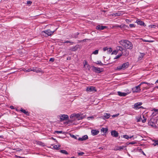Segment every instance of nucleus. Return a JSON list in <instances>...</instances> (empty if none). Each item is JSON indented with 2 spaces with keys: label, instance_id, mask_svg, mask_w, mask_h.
I'll return each instance as SVG.
<instances>
[{
  "label": "nucleus",
  "instance_id": "1",
  "mask_svg": "<svg viewBox=\"0 0 158 158\" xmlns=\"http://www.w3.org/2000/svg\"><path fill=\"white\" fill-rule=\"evenodd\" d=\"M120 44L126 49H131L133 48L132 43L127 40H123L120 41Z\"/></svg>",
  "mask_w": 158,
  "mask_h": 158
},
{
  "label": "nucleus",
  "instance_id": "2",
  "mask_svg": "<svg viewBox=\"0 0 158 158\" xmlns=\"http://www.w3.org/2000/svg\"><path fill=\"white\" fill-rule=\"evenodd\" d=\"M57 28L53 31H51L50 30L48 29L47 30L43 31L41 32V34L44 36L47 37L52 35L53 33L56 30Z\"/></svg>",
  "mask_w": 158,
  "mask_h": 158
},
{
  "label": "nucleus",
  "instance_id": "3",
  "mask_svg": "<svg viewBox=\"0 0 158 158\" xmlns=\"http://www.w3.org/2000/svg\"><path fill=\"white\" fill-rule=\"evenodd\" d=\"M129 65V63L128 62L124 63L121 65H120L116 67L115 70L117 71H119L121 70H124L127 68Z\"/></svg>",
  "mask_w": 158,
  "mask_h": 158
},
{
  "label": "nucleus",
  "instance_id": "4",
  "mask_svg": "<svg viewBox=\"0 0 158 158\" xmlns=\"http://www.w3.org/2000/svg\"><path fill=\"white\" fill-rule=\"evenodd\" d=\"M142 84V83H141L139 85L134 87L132 89V92L133 93L139 92L141 90L140 86Z\"/></svg>",
  "mask_w": 158,
  "mask_h": 158
},
{
  "label": "nucleus",
  "instance_id": "5",
  "mask_svg": "<svg viewBox=\"0 0 158 158\" xmlns=\"http://www.w3.org/2000/svg\"><path fill=\"white\" fill-rule=\"evenodd\" d=\"M60 121H63L64 120L68 119L69 118V116L66 114H60L59 116Z\"/></svg>",
  "mask_w": 158,
  "mask_h": 158
},
{
  "label": "nucleus",
  "instance_id": "6",
  "mask_svg": "<svg viewBox=\"0 0 158 158\" xmlns=\"http://www.w3.org/2000/svg\"><path fill=\"white\" fill-rule=\"evenodd\" d=\"M125 91L127 92L126 93L121 92L120 91L117 92L118 94V95L120 96H125L128 95L131 93L128 89H126Z\"/></svg>",
  "mask_w": 158,
  "mask_h": 158
},
{
  "label": "nucleus",
  "instance_id": "7",
  "mask_svg": "<svg viewBox=\"0 0 158 158\" xmlns=\"http://www.w3.org/2000/svg\"><path fill=\"white\" fill-rule=\"evenodd\" d=\"M143 119H142L141 116L137 117L136 118L137 120V122H139L141 121H142L143 123H145L146 122L147 118L144 117V115H143Z\"/></svg>",
  "mask_w": 158,
  "mask_h": 158
},
{
  "label": "nucleus",
  "instance_id": "8",
  "mask_svg": "<svg viewBox=\"0 0 158 158\" xmlns=\"http://www.w3.org/2000/svg\"><path fill=\"white\" fill-rule=\"evenodd\" d=\"M86 90L87 92H89L96 91V90L95 89V88L93 86L88 87L86 89Z\"/></svg>",
  "mask_w": 158,
  "mask_h": 158
},
{
  "label": "nucleus",
  "instance_id": "9",
  "mask_svg": "<svg viewBox=\"0 0 158 158\" xmlns=\"http://www.w3.org/2000/svg\"><path fill=\"white\" fill-rule=\"evenodd\" d=\"M148 125L153 128H156L157 127L156 123L152 121V119L148 121Z\"/></svg>",
  "mask_w": 158,
  "mask_h": 158
},
{
  "label": "nucleus",
  "instance_id": "10",
  "mask_svg": "<svg viewBox=\"0 0 158 158\" xmlns=\"http://www.w3.org/2000/svg\"><path fill=\"white\" fill-rule=\"evenodd\" d=\"M142 102H137L136 103H135L134 104V107L133 108L135 109L136 110H137L138 109H139V108H141V107H139V106H140L142 104Z\"/></svg>",
  "mask_w": 158,
  "mask_h": 158
},
{
  "label": "nucleus",
  "instance_id": "11",
  "mask_svg": "<svg viewBox=\"0 0 158 158\" xmlns=\"http://www.w3.org/2000/svg\"><path fill=\"white\" fill-rule=\"evenodd\" d=\"M84 67L86 69L89 70L90 68V65L87 64V62L86 61H85V62L84 64Z\"/></svg>",
  "mask_w": 158,
  "mask_h": 158
},
{
  "label": "nucleus",
  "instance_id": "12",
  "mask_svg": "<svg viewBox=\"0 0 158 158\" xmlns=\"http://www.w3.org/2000/svg\"><path fill=\"white\" fill-rule=\"evenodd\" d=\"M88 139V136L87 135H85L83 136L81 138H78V140L79 141H83L85 140Z\"/></svg>",
  "mask_w": 158,
  "mask_h": 158
},
{
  "label": "nucleus",
  "instance_id": "13",
  "mask_svg": "<svg viewBox=\"0 0 158 158\" xmlns=\"http://www.w3.org/2000/svg\"><path fill=\"white\" fill-rule=\"evenodd\" d=\"M75 119L78 120L82 119L83 118L81 116L80 114H75Z\"/></svg>",
  "mask_w": 158,
  "mask_h": 158
},
{
  "label": "nucleus",
  "instance_id": "14",
  "mask_svg": "<svg viewBox=\"0 0 158 158\" xmlns=\"http://www.w3.org/2000/svg\"><path fill=\"white\" fill-rule=\"evenodd\" d=\"M106 28V26H100L99 25H98L96 27V29H97L99 30H102Z\"/></svg>",
  "mask_w": 158,
  "mask_h": 158
},
{
  "label": "nucleus",
  "instance_id": "15",
  "mask_svg": "<svg viewBox=\"0 0 158 158\" xmlns=\"http://www.w3.org/2000/svg\"><path fill=\"white\" fill-rule=\"evenodd\" d=\"M111 135L114 137H117L118 136V133L115 131H112L111 132Z\"/></svg>",
  "mask_w": 158,
  "mask_h": 158
},
{
  "label": "nucleus",
  "instance_id": "16",
  "mask_svg": "<svg viewBox=\"0 0 158 158\" xmlns=\"http://www.w3.org/2000/svg\"><path fill=\"white\" fill-rule=\"evenodd\" d=\"M94 69L96 72L98 73H101L102 71L101 69L99 68H97L94 67Z\"/></svg>",
  "mask_w": 158,
  "mask_h": 158
},
{
  "label": "nucleus",
  "instance_id": "17",
  "mask_svg": "<svg viewBox=\"0 0 158 158\" xmlns=\"http://www.w3.org/2000/svg\"><path fill=\"white\" fill-rule=\"evenodd\" d=\"M136 23L138 24L141 26H144L145 25V23L139 20H137L136 21Z\"/></svg>",
  "mask_w": 158,
  "mask_h": 158
},
{
  "label": "nucleus",
  "instance_id": "18",
  "mask_svg": "<svg viewBox=\"0 0 158 158\" xmlns=\"http://www.w3.org/2000/svg\"><path fill=\"white\" fill-rule=\"evenodd\" d=\"M91 133L93 135H95L99 133V131L96 130H92L91 131Z\"/></svg>",
  "mask_w": 158,
  "mask_h": 158
},
{
  "label": "nucleus",
  "instance_id": "19",
  "mask_svg": "<svg viewBox=\"0 0 158 158\" xmlns=\"http://www.w3.org/2000/svg\"><path fill=\"white\" fill-rule=\"evenodd\" d=\"M124 147V146H116L115 147L114 150H121Z\"/></svg>",
  "mask_w": 158,
  "mask_h": 158
},
{
  "label": "nucleus",
  "instance_id": "20",
  "mask_svg": "<svg viewBox=\"0 0 158 158\" xmlns=\"http://www.w3.org/2000/svg\"><path fill=\"white\" fill-rule=\"evenodd\" d=\"M126 26L125 24H122L121 25H116L114 26V27H120L121 28L124 27H125Z\"/></svg>",
  "mask_w": 158,
  "mask_h": 158
},
{
  "label": "nucleus",
  "instance_id": "21",
  "mask_svg": "<svg viewBox=\"0 0 158 158\" xmlns=\"http://www.w3.org/2000/svg\"><path fill=\"white\" fill-rule=\"evenodd\" d=\"M102 132L104 133H106L108 131V129L107 128H102L101 130Z\"/></svg>",
  "mask_w": 158,
  "mask_h": 158
},
{
  "label": "nucleus",
  "instance_id": "22",
  "mask_svg": "<svg viewBox=\"0 0 158 158\" xmlns=\"http://www.w3.org/2000/svg\"><path fill=\"white\" fill-rule=\"evenodd\" d=\"M52 146L53 147V148L56 149H58L60 145L58 144V145H52Z\"/></svg>",
  "mask_w": 158,
  "mask_h": 158
},
{
  "label": "nucleus",
  "instance_id": "23",
  "mask_svg": "<svg viewBox=\"0 0 158 158\" xmlns=\"http://www.w3.org/2000/svg\"><path fill=\"white\" fill-rule=\"evenodd\" d=\"M110 116V114L108 113H105L103 117L106 118H108Z\"/></svg>",
  "mask_w": 158,
  "mask_h": 158
},
{
  "label": "nucleus",
  "instance_id": "24",
  "mask_svg": "<svg viewBox=\"0 0 158 158\" xmlns=\"http://www.w3.org/2000/svg\"><path fill=\"white\" fill-rule=\"evenodd\" d=\"M60 152L63 154H65L66 155L68 154V152L65 150H60Z\"/></svg>",
  "mask_w": 158,
  "mask_h": 158
},
{
  "label": "nucleus",
  "instance_id": "25",
  "mask_svg": "<svg viewBox=\"0 0 158 158\" xmlns=\"http://www.w3.org/2000/svg\"><path fill=\"white\" fill-rule=\"evenodd\" d=\"M117 49L118 50H119L120 51H122L123 50V48H122V47L121 46H117Z\"/></svg>",
  "mask_w": 158,
  "mask_h": 158
},
{
  "label": "nucleus",
  "instance_id": "26",
  "mask_svg": "<svg viewBox=\"0 0 158 158\" xmlns=\"http://www.w3.org/2000/svg\"><path fill=\"white\" fill-rule=\"evenodd\" d=\"M20 111L26 115L28 114V111H26L25 110H24L23 109H21Z\"/></svg>",
  "mask_w": 158,
  "mask_h": 158
},
{
  "label": "nucleus",
  "instance_id": "27",
  "mask_svg": "<svg viewBox=\"0 0 158 158\" xmlns=\"http://www.w3.org/2000/svg\"><path fill=\"white\" fill-rule=\"evenodd\" d=\"M107 51V53H110L112 51V49L111 48H109Z\"/></svg>",
  "mask_w": 158,
  "mask_h": 158
},
{
  "label": "nucleus",
  "instance_id": "28",
  "mask_svg": "<svg viewBox=\"0 0 158 158\" xmlns=\"http://www.w3.org/2000/svg\"><path fill=\"white\" fill-rule=\"evenodd\" d=\"M123 53L122 52L119 55H118L116 56V57L114 58V59H116L118 58H119L120 56H121L122 55Z\"/></svg>",
  "mask_w": 158,
  "mask_h": 158
},
{
  "label": "nucleus",
  "instance_id": "29",
  "mask_svg": "<svg viewBox=\"0 0 158 158\" xmlns=\"http://www.w3.org/2000/svg\"><path fill=\"white\" fill-rule=\"evenodd\" d=\"M96 63L100 65H103L104 64L102 63L101 61H97Z\"/></svg>",
  "mask_w": 158,
  "mask_h": 158
},
{
  "label": "nucleus",
  "instance_id": "30",
  "mask_svg": "<svg viewBox=\"0 0 158 158\" xmlns=\"http://www.w3.org/2000/svg\"><path fill=\"white\" fill-rule=\"evenodd\" d=\"M143 41V42H149V43H151L153 42V41L152 40H147L144 39H141Z\"/></svg>",
  "mask_w": 158,
  "mask_h": 158
},
{
  "label": "nucleus",
  "instance_id": "31",
  "mask_svg": "<svg viewBox=\"0 0 158 158\" xmlns=\"http://www.w3.org/2000/svg\"><path fill=\"white\" fill-rule=\"evenodd\" d=\"M98 50H96L95 51H94L93 52L92 54H94V55H97V54H98Z\"/></svg>",
  "mask_w": 158,
  "mask_h": 158
},
{
  "label": "nucleus",
  "instance_id": "32",
  "mask_svg": "<svg viewBox=\"0 0 158 158\" xmlns=\"http://www.w3.org/2000/svg\"><path fill=\"white\" fill-rule=\"evenodd\" d=\"M149 27L151 28H155L156 26L155 25H150L149 26Z\"/></svg>",
  "mask_w": 158,
  "mask_h": 158
},
{
  "label": "nucleus",
  "instance_id": "33",
  "mask_svg": "<svg viewBox=\"0 0 158 158\" xmlns=\"http://www.w3.org/2000/svg\"><path fill=\"white\" fill-rule=\"evenodd\" d=\"M153 145L154 146L158 145V140L155 141L153 143Z\"/></svg>",
  "mask_w": 158,
  "mask_h": 158
},
{
  "label": "nucleus",
  "instance_id": "34",
  "mask_svg": "<svg viewBox=\"0 0 158 158\" xmlns=\"http://www.w3.org/2000/svg\"><path fill=\"white\" fill-rule=\"evenodd\" d=\"M75 113H73L70 116V118H73V117H75Z\"/></svg>",
  "mask_w": 158,
  "mask_h": 158
},
{
  "label": "nucleus",
  "instance_id": "35",
  "mask_svg": "<svg viewBox=\"0 0 158 158\" xmlns=\"http://www.w3.org/2000/svg\"><path fill=\"white\" fill-rule=\"evenodd\" d=\"M23 70L26 72H29L30 71H31V69H24V70L23 69Z\"/></svg>",
  "mask_w": 158,
  "mask_h": 158
},
{
  "label": "nucleus",
  "instance_id": "36",
  "mask_svg": "<svg viewBox=\"0 0 158 158\" xmlns=\"http://www.w3.org/2000/svg\"><path fill=\"white\" fill-rule=\"evenodd\" d=\"M123 138H125L126 139H128L129 138V137L127 135H123Z\"/></svg>",
  "mask_w": 158,
  "mask_h": 158
},
{
  "label": "nucleus",
  "instance_id": "37",
  "mask_svg": "<svg viewBox=\"0 0 158 158\" xmlns=\"http://www.w3.org/2000/svg\"><path fill=\"white\" fill-rule=\"evenodd\" d=\"M117 52L116 50L112 52V54H115L116 55L117 54Z\"/></svg>",
  "mask_w": 158,
  "mask_h": 158
},
{
  "label": "nucleus",
  "instance_id": "38",
  "mask_svg": "<svg viewBox=\"0 0 158 158\" xmlns=\"http://www.w3.org/2000/svg\"><path fill=\"white\" fill-rule=\"evenodd\" d=\"M55 132L56 133H58V134H61L62 133V131H56Z\"/></svg>",
  "mask_w": 158,
  "mask_h": 158
},
{
  "label": "nucleus",
  "instance_id": "39",
  "mask_svg": "<svg viewBox=\"0 0 158 158\" xmlns=\"http://www.w3.org/2000/svg\"><path fill=\"white\" fill-rule=\"evenodd\" d=\"M87 118L88 120H90V119H93L94 117L93 116L89 117Z\"/></svg>",
  "mask_w": 158,
  "mask_h": 158
},
{
  "label": "nucleus",
  "instance_id": "40",
  "mask_svg": "<svg viewBox=\"0 0 158 158\" xmlns=\"http://www.w3.org/2000/svg\"><path fill=\"white\" fill-rule=\"evenodd\" d=\"M129 26L130 27H135V25L134 24H130Z\"/></svg>",
  "mask_w": 158,
  "mask_h": 158
},
{
  "label": "nucleus",
  "instance_id": "41",
  "mask_svg": "<svg viewBox=\"0 0 158 158\" xmlns=\"http://www.w3.org/2000/svg\"><path fill=\"white\" fill-rule=\"evenodd\" d=\"M153 111H154V112H156V114H157L158 113V109H153Z\"/></svg>",
  "mask_w": 158,
  "mask_h": 158
},
{
  "label": "nucleus",
  "instance_id": "42",
  "mask_svg": "<svg viewBox=\"0 0 158 158\" xmlns=\"http://www.w3.org/2000/svg\"><path fill=\"white\" fill-rule=\"evenodd\" d=\"M84 154V153H83V152H79L78 153V155L79 156H81V155H83Z\"/></svg>",
  "mask_w": 158,
  "mask_h": 158
},
{
  "label": "nucleus",
  "instance_id": "43",
  "mask_svg": "<svg viewBox=\"0 0 158 158\" xmlns=\"http://www.w3.org/2000/svg\"><path fill=\"white\" fill-rule=\"evenodd\" d=\"M54 58H51L49 59L50 61L53 62L54 61Z\"/></svg>",
  "mask_w": 158,
  "mask_h": 158
},
{
  "label": "nucleus",
  "instance_id": "44",
  "mask_svg": "<svg viewBox=\"0 0 158 158\" xmlns=\"http://www.w3.org/2000/svg\"><path fill=\"white\" fill-rule=\"evenodd\" d=\"M108 48H107V47H106L103 48V50L105 52L106 51H107Z\"/></svg>",
  "mask_w": 158,
  "mask_h": 158
},
{
  "label": "nucleus",
  "instance_id": "45",
  "mask_svg": "<svg viewBox=\"0 0 158 158\" xmlns=\"http://www.w3.org/2000/svg\"><path fill=\"white\" fill-rule=\"evenodd\" d=\"M71 137H72V138L75 139H77V137L76 136H75V135H71Z\"/></svg>",
  "mask_w": 158,
  "mask_h": 158
},
{
  "label": "nucleus",
  "instance_id": "46",
  "mask_svg": "<svg viewBox=\"0 0 158 158\" xmlns=\"http://www.w3.org/2000/svg\"><path fill=\"white\" fill-rule=\"evenodd\" d=\"M136 143V142H130L129 144H135Z\"/></svg>",
  "mask_w": 158,
  "mask_h": 158
},
{
  "label": "nucleus",
  "instance_id": "47",
  "mask_svg": "<svg viewBox=\"0 0 158 158\" xmlns=\"http://www.w3.org/2000/svg\"><path fill=\"white\" fill-rule=\"evenodd\" d=\"M32 2L30 1H27V4H31V3Z\"/></svg>",
  "mask_w": 158,
  "mask_h": 158
},
{
  "label": "nucleus",
  "instance_id": "48",
  "mask_svg": "<svg viewBox=\"0 0 158 158\" xmlns=\"http://www.w3.org/2000/svg\"><path fill=\"white\" fill-rule=\"evenodd\" d=\"M36 69H34V68H33L32 69H31V71H33L34 72H35V71H36Z\"/></svg>",
  "mask_w": 158,
  "mask_h": 158
},
{
  "label": "nucleus",
  "instance_id": "49",
  "mask_svg": "<svg viewBox=\"0 0 158 158\" xmlns=\"http://www.w3.org/2000/svg\"><path fill=\"white\" fill-rule=\"evenodd\" d=\"M140 55L142 57H143L144 55V54L143 53H140Z\"/></svg>",
  "mask_w": 158,
  "mask_h": 158
},
{
  "label": "nucleus",
  "instance_id": "50",
  "mask_svg": "<svg viewBox=\"0 0 158 158\" xmlns=\"http://www.w3.org/2000/svg\"><path fill=\"white\" fill-rule=\"evenodd\" d=\"M69 43H70L71 44H73V42H72V41H69Z\"/></svg>",
  "mask_w": 158,
  "mask_h": 158
},
{
  "label": "nucleus",
  "instance_id": "51",
  "mask_svg": "<svg viewBox=\"0 0 158 158\" xmlns=\"http://www.w3.org/2000/svg\"><path fill=\"white\" fill-rule=\"evenodd\" d=\"M69 40H67L66 41H64V42H63V43H69Z\"/></svg>",
  "mask_w": 158,
  "mask_h": 158
},
{
  "label": "nucleus",
  "instance_id": "52",
  "mask_svg": "<svg viewBox=\"0 0 158 158\" xmlns=\"http://www.w3.org/2000/svg\"><path fill=\"white\" fill-rule=\"evenodd\" d=\"M118 114L114 115L112 116V117H115L118 116Z\"/></svg>",
  "mask_w": 158,
  "mask_h": 158
},
{
  "label": "nucleus",
  "instance_id": "53",
  "mask_svg": "<svg viewBox=\"0 0 158 158\" xmlns=\"http://www.w3.org/2000/svg\"><path fill=\"white\" fill-rule=\"evenodd\" d=\"M147 85H152V83H148L147 84Z\"/></svg>",
  "mask_w": 158,
  "mask_h": 158
},
{
  "label": "nucleus",
  "instance_id": "54",
  "mask_svg": "<svg viewBox=\"0 0 158 158\" xmlns=\"http://www.w3.org/2000/svg\"><path fill=\"white\" fill-rule=\"evenodd\" d=\"M141 83H142V84H147L148 83L146 82H142Z\"/></svg>",
  "mask_w": 158,
  "mask_h": 158
},
{
  "label": "nucleus",
  "instance_id": "55",
  "mask_svg": "<svg viewBox=\"0 0 158 158\" xmlns=\"http://www.w3.org/2000/svg\"><path fill=\"white\" fill-rule=\"evenodd\" d=\"M35 72H36V73H38L39 72V70H36V71H35Z\"/></svg>",
  "mask_w": 158,
  "mask_h": 158
},
{
  "label": "nucleus",
  "instance_id": "56",
  "mask_svg": "<svg viewBox=\"0 0 158 158\" xmlns=\"http://www.w3.org/2000/svg\"><path fill=\"white\" fill-rule=\"evenodd\" d=\"M72 50L73 51H75L76 49H75V48H73V49Z\"/></svg>",
  "mask_w": 158,
  "mask_h": 158
},
{
  "label": "nucleus",
  "instance_id": "57",
  "mask_svg": "<svg viewBox=\"0 0 158 158\" xmlns=\"http://www.w3.org/2000/svg\"><path fill=\"white\" fill-rule=\"evenodd\" d=\"M158 83V79L156 81L155 83Z\"/></svg>",
  "mask_w": 158,
  "mask_h": 158
},
{
  "label": "nucleus",
  "instance_id": "58",
  "mask_svg": "<svg viewBox=\"0 0 158 158\" xmlns=\"http://www.w3.org/2000/svg\"><path fill=\"white\" fill-rule=\"evenodd\" d=\"M133 135H132V136H130V137H129V138H132L133 137Z\"/></svg>",
  "mask_w": 158,
  "mask_h": 158
},
{
  "label": "nucleus",
  "instance_id": "59",
  "mask_svg": "<svg viewBox=\"0 0 158 158\" xmlns=\"http://www.w3.org/2000/svg\"><path fill=\"white\" fill-rule=\"evenodd\" d=\"M3 137V136L2 135H0V138H2Z\"/></svg>",
  "mask_w": 158,
  "mask_h": 158
},
{
  "label": "nucleus",
  "instance_id": "60",
  "mask_svg": "<svg viewBox=\"0 0 158 158\" xmlns=\"http://www.w3.org/2000/svg\"><path fill=\"white\" fill-rule=\"evenodd\" d=\"M10 108L13 109V106H10Z\"/></svg>",
  "mask_w": 158,
  "mask_h": 158
},
{
  "label": "nucleus",
  "instance_id": "61",
  "mask_svg": "<svg viewBox=\"0 0 158 158\" xmlns=\"http://www.w3.org/2000/svg\"><path fill=\"white\" fill-rule=\"evenodd\" d=\"M99 148L100 149H103V148Z\"/></svg>",
  "mask_w": 158,
  "mask_h": 158
},
{
  "label": "nucleus",
  "instance_id": "62",
  "mask_svg": "<svg viewBox=\"0 0 158 158\" xmlns=\"http://www.w3.org/2000/svg\"><path fill=\"white\" fill-rule=\"evenodd\" d=\"M156 87L157 88H158V86H157Z\"/></svg>",
  "mask_w": 158,
  "mask_h": 158
},
{
  "label": "nucleus",
  "instance_id": "63",
  "mask_svg": "<svg viewBox=\"0 0 158 158\" xmlns=\"http://www.w3.org/2000/svg\"><path fill=\"white\" fill-rule=\"evenodd\" d=\"M143 154L144 155H145V154L144 153V152H143Z\"/></svg>",
  "mask_w": 158,
  "mask_h": 158
},
{
  "label": "nucleus",
  "instance_id": "64",
  "mask_svg": "<svg viewBox=\"0 0 158 158\" xmlns=\"http://www.w3.org/2000/svg\"><path fill=\"white\" fill-rule=\"evenodd\" d=\"M67 60L69 59V58H67Z\"/></svg>",
  "mask_w": 158,
  "mask_h": 158
}]
</instances>
